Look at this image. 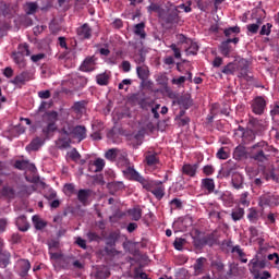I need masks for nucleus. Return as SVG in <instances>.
<instances>
[{"label": "nucleus", "instance_id": "f704fd0d", "mask_svg": "<svg viewBox=\"0 0 279 279\" xmlns=\"http://www.w3.org/2000/svg\"><path fill=\"white\" fill-rule=\"evenodd\" d=\"M263 25V20L257 19L255 24H248L246 26V29L250 34H258V29H260V26Z\"/></svg>", "mask_w": 279, "mask_h": 279}, {"label": "nucleus", "instance_id": "49530a36", "mask_svg": "<svg viewBox=\"0 0 279 279\" xmlns=\"http://www.w3.org/2000/svg\"><path fill=\"white\" fill-rule=\"evenodd\" d=\"M86 236L90 242L96 241L97 243H99V241H104V236L97 234V232L89 231L87 232Z\"/></svg>", "mask_w": 279, "mask_h": 279}, {"label": "nucleus", "instance_id": "09e8293b", "mask_svg": "<svg viewBox=\"0 0 279 279\" xmlns=\"http://www.w3.org/2000/svg\"><path fill=\"white\" fill-rule=\"evenodd\" d=\"M17 53H20L21 56H31L29 52V45L27 44H21L17 47Z\"/></svg>", "mask_w": 279, "mask_h": 279}, {"label": "nucleus", "instance_id": "9b49d317", "mask_svg": "<svg viewBox=\"0 0 279 279\" xmlns=\"http://www.w3.org/2000/svg\"><path fill=\"white\" fill-rule=\"evenodd\" d=\"M144 162L147 167H156V165H160V158L158 157V153L154 150H147L144 154Z\"/></svg>", "mask_w": 279, "mask_h": 279}, {"label": "nucleus", "instance_id": "6e6552de", "mask_svg": "<svg viewBox=\"0 0 279 279\" xmlns=\"http://www.w3.org/2000/svg\"><path fill=\"white\" fill-rule=\"evenodd\" d=\"M235 64V71H238V77H247V71L250 69V64L245 59H235L233 61Z\"/></svg>", "mask_w": 279, "mask_h": 279}, {"label": "nucleus", "instance_id": "72a5a7b5", "mask_svg": "<svg viewBox=\"0 0 279 279\" xmlns=\"http://www.w3.org/2000/svg\"><path fill=\"white\" fill-rule=\"evenodd\" d=\"M58 131V124L56 123H48L46 128L43 129V134L46 138H49L53 132Z\"/></svg>", "mask_w": 279, "mask_h": 279}, {"label": "nucleus", "instance_id": "0eeeda50", "mask_svg": "<svg viewBox=\"0 0 279 279\" xmlns=\"http://www.w3.org/2000/svg\"><path fill=\"white\" fill-rule=\"evenodd\" d=\"M31 80H34V73L29 71H24L16 75L11 82L15 86H23L27 84V82H31Z\"/></svg>", "mask_w": 279, "mask_h": 279}, {"label": "nucleus", "instance_id": "a211bd4d", "mask_svg": "<svg viewBox=\"0 0 279 279\" xmlns=\"http://www.w3.org/2000/svg\"><path fill=\"white\" fill-rule=\"evenodd\" d=\"M199 168V165H191V163H185L182 167V173L184 175H189L190 178H195L197 173V169Z\"/></svg>", "mask_w": 279, "mask_h": 279}, {"label": "nucleus", "instance_id": "f3484780", "mask_svg": "<svg viewBox=\"0 0 279 279\" xmlns=\"http://www.w3.org/2000/svg\"><path fill=\"white\" fill-rule=\"evenodd\" d=\"M93 191L88 189H82L77 192V199L83 206H88V197H90Z\"/></svg>", "mask_w": 279, "mask_h": 279}, {"label": "nucleus", "instance_id": "4be33fe9", "mask_svg": "<svg viewBox=\"0 0 279 279\" xmlns=\"http://www.w3.org/2000/svg\"><path fill=\"white\" fill-rule=\"evenodd\" d=\"M43 145H45V141H43V138H40V137H36L29 143L28 146H26V150L27 151H38L40 149V147H43Z\"/></svg>", "mask_w": 279, "mask_h": 279}, {"label": "nucleus", "instance_id": "423d86ee", "mask_svg": "<svg viewBox=\"0 0 279 279\" xmlns=\"http://www.w3.org/2000/svg\"><path fill=\"white\" fill-rule=\"evenodd\" d=\"M256 147H260V149L252 156L253 160H256V162H267V160H269V154H267L269 146L265 144V142H262L254 145L253 149H256Z\"/></svg>", "mask_w": 279, "mask_h": 279}, {"label": "nucleus", "instance_id": "ddd939ff", "mask_svg": "<svg viewBox=\"0 0 279 279\" xmlns=\"http://www.w3.org/2000/svg\"><path fill=\"white\" fill-rule=\"evenodd\" d=\"M180 40L181 43L190 45V47L185 49L186 56H197V52L199 51V46L197 45V43H193L191 39H187L184 35H180Z\"/></svg>", "mask_w": 279, "mask_h": 279}, {"label": "nucleus", "instance_id": "1a4fd4ad", "mask_svg": "<svg viewBox=\"0 0 279 279\" xmlns=\"http://www.w3.org/2000/svg\"><path fill=\"white\" fill-rule=\"evenodd\" d=\"M95 56L86 57L82 64L80 65V71L83 73H90L95 71V66L97 64Z\"/></svg>", "mask_w": 279, "mask_h": 279}, {"label": "nucleus", "instance_id": "8fccbe9b", "mask_svg": "<svg viewBox=\"0 0 279 279\" xmlns=\"http://www.w3.org/2000/svg\"><path fill=\"white\" fill-rule=\"evenodd\" d=\"M266 180H278V174H276V170L272 167H269L265 170Z\"/></svg>", "mask_w": 279, "mask_h": 279}, {"label": "nucleus", "instance_id": "7ed1b4c3", "mask_svg": "<svg viewBox=\"0 0 279 279\" xmlns=\"http://www.w3.org/2000/svg\"><path fill=\"white\" fill-rule=\"evenodd\" d=\"M105 158L110 160V162H117L120 167H128L130 165V159H128V155L121 153L119 148H110L106 151Z\"/></svg>", "mask_w": 279, "mask_h": 279}, {"label": "nucleus", "instance_id": "37998d69", "mask_svg": "<svg viewBox=\"0 0 279 279\" xmlns=\"http://www.w3.org/2000/svg\"><path fill=\"white\" fill-rule=\"evenodd\" d=\"M153 195H155V197L157 199H162L165 197V186L159 185L155 189L151 190Z\"/></svg>", "mask_w": 279, "mask_h": 279}, {"label": "nucleus", "instance_id": "c9c22d12", "mask_svg": "<svg viewBox=\"0 0 279 279\" xmlns=\"http://www.w3.org/2000/svg\"><path fill=\"white\" fill-rule=\"evenodd\" d=\"M44 119L47 123H57L58 122V111H48L44 114Z\"/></svg>", "mask_w": 279, "mask_h": 279}, {"label": "nucleus", "instance_id": "603ef678", "mask_svg": "<svg viewBox=\"0 0 279 279\" xmlns=\"http://www.w3.org/2000/svg\"><path fill=\"white\" fill-rule=\"evenodd\" d=\"M216 157H217L219 160H228V158H230V155L228 154V151H226V148H225V147H221V148L217 151Z\"/></svg>", "mask_w": 279, "mask_h": 279}, {"label": "nucleus", "instance_id": "a19ab883", "mask_svg": "<svg viewBox=\"0 0 279 279\" xmlns=\"http://www.w3.org/2000/svg\"><path fill=\"white\" fill-rule=\"evenodd\" d=\"M258 205L260 206V208H263L264 206H271V195L269 194L262 195L259 197Z\"/></svg>", "mask_w": 279, "mask_h": 279}, {"label": "nucleus", "instance_id": "79ce46f5", "mask_svg": "<svg viewBox=\"0 0 279 279\" xmlns=\"http://www.w3.org/2000/svg\"><path fill=\"white\" fill-rule=\"evenodd\" d=\"M226 38H230V36H234L236 34H241V27L239 26H233L225 29L223 32Z\"/></svg>", "mask_w": 279, "mask_h": 279}, {"label": "nucleus", "instance_id": "6e6d98bb", "mask_svg": "<svg viewBox=\"0 0 279 279\" xmlns=\"http://www.w3.org/2000/svg\"><path fill=\"white\" fill-rule=\"evenodd\" d=\"M68 156L74 162H77V160H80V158H82V155H80V153L77 151L76 148H73L70 153H68Z\"/></svg>", "mask_w": 279, "mask_h": 279}, {"label": "nucleus", "instance_id": "bf43d9fd", "mask_svg": "<svg viewBox=\"0 0 279 279\" xmlns=\"http://www.w3.org/2000/svg\"><path fill=\"white\" fill-rule=\"evenodd\" d=\"M27 165L29 163L26 160H16L14 163V167L20 171H25V169L27 168Z\"/></svg>", "mask_w": 279, "mask_h": 279}, {"label": "nucleus", "instance_id": "a18cd8bd", "mask_svg": "<svg viewBox=\"0 0 279 279\" xmlns=\"http://www.w3.org/2000/svg\"><path fill=\"white\" fill-rule=\"evenodd\" d=\"M178 9L170 11L166 17V23H175V21H178Z\"/></svg>", "mask_w": 279, "mask_h": 279}, {"label": "nucleus", "instance_id": "e2e57ef3", "mask_svg": "<svg viewBox=\"0 0 279 279\" xmlns=\"http://www.w3.org/2000/svg\"><path fill=\"white\" fill-rule=\"evenodd\" d=\"M128 86H132V80L124 78L118 86L119 90H128Z\"/></svg>", "mask_w": 279, "mask_h": 279}, {"label": "nucleus", "instance_id": "9d476101", "mask_svg": "<svg viewBox=\"0 0 279 279\" xmlns=\"http://www.w3.org/2000/svg\"><path fill=\"white\" fill-rule=\"evenodd\" d=\"M265 108H267V101L265 98L258 96L252 102V111L254 114H263L265 112Z\"/></svg>", "mask_w": 279, "mask_h": 279}, {"label": "nucleus", "instance_id": "aec40b11", "mask_svg": "<svg viewBox=\"0 0 279 279\" xmlns=\"http://www.w3.org/2000/svg\"><path fill=\"white\" fill-rule=\"evenodd\" d=\"M71 135H65V136H60L57 141H56V147L57 149H69V147H71V137H69Z\"/></svg>", "mask_w": 279, "mask_h": 279}, {"label": "nucleus", "instance_id": "052dcab7", "mask_svg": "<svg viewBox=\"0 0 279 279\" xmlns=\"http://www.w3.org/2000/svg\"><path fill=\"white\" fill-rule=\"evenodd\" d=\"M73 193H75V184L66 183L64 185V194L71 196Z\"/></svg>", "mask_w": 279, "mask_h": 279}, {"label": "nucleus", "instance_id": "13d9d810", "mask_svg": "<svg viewBox=\"0 0 279 279\" xmlns=\"http://www.w3.org/2000/svg\"><path fill=\"white\" fill-rule=\"evenodd\" d=\"M231 254H238L239 258H245V252H243V248H241L240 245L233 246Z\"/></svg>", "mask_w": 279, "mask_h": 279}, {"label": "nucleus", "instance_id": "2eb2a0df", "mask_svg": "<svg viewBox=\"0 0 279 279\" xmlns=\"http://www.w3.org/2000/svg\"><path fill=\"white\" fill-rule=\"evenodd\" d=\"M101 236L106 241V245L109 247H114L117 245V241H119V232L117 231H111L107 236L106 231H102Z\"/></svg>", "mask_w": 279, "mask_h": 279}, {"label": "nucleus", "instance_id": "4468645a", "mask_svg": "<svg viewBox=\"0 0 279 279\" xmlns=\"http://www.w3.org/2000/svg\"><path fill=\"white\" fill-rule=\"evenodd\" d=\"M76 34L81 40H90L93 37V28L85 23L76 29Z\"/></svg>", "mask_w": 279, "mask_h": 279}, {"label": "nucleus", "instance_id": "f257e3e1", "mask_svg": "<svg viewBox=\"0 0 279 279\" xmlns=\"http://www.w3.org/2000/svg\"><path fill=\"white\" fill-rule=\"evenodd\" d=\"M60 134H63L64 136H71L72 138H75L78 143H82V141H84V138H86L87 136V130L84 125L73 126L71 124H68L60 130Z\"/></svg>", "mask_w": 279, "mask_h": 279}, {"label": "nucleus", "instance_id": "c85d7f7f", "mask_svg": "<svg viewBox=\"0 0 279 279\" xmlns=\"http://www.w3.org/2000/svg\"><path fill=\"white\" fill-rule=\"evenodd\" d=\"M129 216L133 221H141V217H143V209H141L138 206L129 209Z\"/></svg>", "mask_w": 279, "mask_h": 279}, {"label": "nucleus", "instance_id": "58836bf2", "mask_svg": "<svg viewBox=\"0 0 279 279\" xmlns=\"http://www.w3.org/2000/svg\"><path fill=\"white\" fill-rule=\"evenodd\" d=\"M1 195L3 197H8L9 199H14L16 192L10 186H4L2 187Z\"/></svg>", "mask_w": 279, "mask_h": 279}, {"label": "nucleus", "instance_id": "393cba45", "mask_svg": "<svg viewBox=\"0 0 279 279\" xmlns=\"http://www.w3.org/2000/svg\"><path fill=\"white\" fill-rule=\"evenodd\" d=\"M16 226L21 232H27L29 230V222H27V217L20 216L16 219Z\"/></svg>", "mask_w": 279, "mask_h": 279}, {"label": "nucleus", "instance_id": "5701e85b", "mask_svg": "<svg viewBox=\"0 0 279 279\" xmlns=\"http://www.w3.org/2000/svg\"><path fill=\"white\" fill-rule=\"evenodd\" d=\"M137 77L142 80V82H145L149 77V68L147 65H138L136 68Z\"/></svg>", "mask_w": 279, "mask_h": 279}, {"label": "nucleus", "instance_id": "338daca9", "mask_svg": "<svg viewBox=\"0 0 279 279\" xmlns=\"http://www.w3.org/2000/svg\"><path fill=\"white\" fill-rule=\"evenodd\" d=\"M193 243L195 247H204L206 245L205 238H194Z\"/></svg>", "mask_w": 279, "mask_h": 279}, {"label": "nucleus", "instance_id": "6ab92c4d", "mask_svg": "<svg viewBox=\"0 0 279 279\" xmlns=\"http://www.w3.org/2000/svg\"><path fill=\"white\" fill-rule=\"evenodd\" d=\"M231 184H232L233 189H235L236 191H241V189H243V186H244L243 174H241L239 172L234 173L231 179Z\"/></svg>", "mask_w": 279, "mask_h": 279}, {"label": "nucleus", "instance_id": "473e14b6", "mask_svg": "<svg viewBox=\"0 0 279 279\" xmlns=\"http://www.w3.org/2000/svg\"><path fill=\"white\" fill-rule=\"evenodd\" d=\"M134 34L136 36H140V38H142V39H145L147 37V34L145 33V23L144 22H141L135 25Z\"/></svg>", "mask_w": 279, "mask_h": 279}, {"label": "nucleus", "instance_id": "a878e982", "mask_svg": "<svg viewBox=\"0 0 279 279\" xmlns=\"http://www.w3.org/2000/svg\"><path fill=\"white\" fill-rule=\"evenodd\" d=\"M20 276L21 278H26L27 274H29V269H32V264H29V260L27 259H21L20 260Z\"/></svg>", "mask_w": 279, "mask_h": 279}, {"label": "nucleus", "instance_id": "774afa93", "mask_svg": "<svg viewBox=\"0 0 279 279\" xmlns=\"http://www.w3.org/2000/svg\"><path fill=\"white\" fill-rule=\"evenodd\" d=\"M147 11L149 14H151V12H160V5L151 2L150 5L147 7Z\"/></svg>", "mask_w": 279, "mask_h": 279}, {"label": "nucleus", "instance_id": "412c9836", "mask_svg": "<svg viewBox=\"0 0 279 279\" xmlns=\"http://www.w3.org/2000/svg\"><path fill=\"white\" fill-rule=\"evenodd\" d=\"M234 160H245L247 158V149L243 145H239L235 147L233 151Z\"/></svg>", "mask_w": 279, "mask_h": 279}, {"label": "nucleus", "instance_id": "dca6fc26", "mask_svg": "<svg viewBox=\"0 0 279 279\" xmlns=\"http://www.w3.org/2000/svg\"><path fill=\"white\" fill-rule=\"evenodd\" d=\"M206 263H208L206 257H199L196 259L195 264L193 265L194 276H202V274H204V267L206 266Z\"/></svg>", "mask_w": 279, "mask_h": 279}, {"label": "nucleus", "instance_id": "c03bdc74", "mask_svg": "<svg viewBox=\"0 0 279 279\" xmlns=\"http://www.w3.org/2000/svg\"><path fill=\"white\" fill-rule=\"evenodd\" d=\"M134 62L138 65L145 64L146 56L143 50H140L138 53L133 56Z\"/></svg>", "mask_w": 279, "mask_h": 279}, {"label": "nucleus", "instance_id": "39448f33", "mask_svg": "<svg viewBox=\"0 0 279 279\" xmlns=\"http://www.w3.org/2000/svg\"><path fill=\"white\" fill-rule=\"evenodd\" d=\"M248 267L251 274H256L258 269H265L267 267V257L263 253H257L253 259L250 260Z\"/></svg>", "mask_w": 279, "mask_h": 279}, {"label": "nucleus", "instance_id": "864d4df0", "mask_svg": "<svg viewBox=\"0 0 279 279\" xmlns=\"http://www.w3.org/2000/svg\"><path fill=\"white\" fill-rule=\"evenodd\" d=\"M271 27H274L271 23L263 25L262 29L259 31L260 36H269V34H271Z\"/></svg>", "mask_w": 279, "mask_h": 279}, {"label": "nucleus", "instance_id": "2f4dec72", "mask_svg": "<svg viewBox=\"0 0 279 279\" xmlns=\"http://www.w3.org/2000/svg\"><path fill=\"white\" fill-rule=\"evenodd\" d=\"M243 217H245L244 208L238 207V208L233 209L231 213V219H233L234 221H241V219H243Z\"/></svg>", "mask_w": 279, "mask_h": 279}, {"label": "nucleus", "instance_id": "ea45409f", "mask_svg": "<svg viewBox=\"0 0 279 279\" xmlns=\"http://www.w3.org/2000/svg\"><path fill=\"white\" fill-rule=\"evenodd\" d=\"M222 73L225 75H234V73H236V65L233 62L228 63L223 69H222Z\"/></svg>", "mask_w": 279, "mask_h": 279}, {"label": "nucleus", "instance_id": "69168bd1", "mask_svg": "<svg viewBox=\"0 0 279 279\" xmlns=\"http://www.w3.org/2000/svg\"><path fill=\"white\" fill-rule=\"evenodd\" d=\"M211 267H215L217 271H223L226 266L223 265V263H221V260H214L211 262Z\"/></svg>", "mask_w": 279, "mask_h": 279}, {"label": "nucleus", "instance_id": "3c124183", "mask_svg": "<svg viewBox=\"0 0 279 279\" xmlns=\"http://www.w3.org/2000/svg\"><path fill=\"white\" fill-rule=\"evenodd\" d=\"M94 167H96L95 173H99V171H104V167H106V161H104V159L101 158H98L94 161Z\"/></svg>", "mask_w": 279, "mask_h": 279}, {"label": "nucleus", "instance_id": "680f3d73", "mask_svg": "<svg viewBox=\"0 0 279 279\" xmlns=\"http://www.w3.org/2000/svg\"><path fill=\"white\" fill-rule=\"evenodd\" d=\"M105 253L107 254V256H119V251H117L114 246L107 245L105 247Z\"/></svg>", "mask_w": 279, "mask_h": 279}, {"label": "nucleus", "instance_id": "f03ea898", "mask_svg": "<svg viewBox=\"0 0 279 279\" xmlns=\"http://www.w3.org/2000/svg\"><path fill=\"white\" fill-rule=\"evenodd\" d=\"M248 126L251 130L243 133L244 143H247V141H254V138H256L254 132H265V125H263V121L256 118H250Z\"/></svg>", "mask_w": 279, "mask_h": 279}, {"label": "nucleus", "instance_id": "4c0bfd02", "mask_svg": "<svg viewBox=\"0 0 279 279\" xmlns=\"http://www.w3.org/2000/svg\"><path fill=\"white\" fill-rule=\"evenodd\" d=\"M33 223L36 228V230H43L44 228L47 227V222L41 220L40 216H33Z\"/></svg>", "mask_w": 279, "mask_h": 279}, {"label": "nucleus", "instance_id": "de8ad7c7", "mask_svg": "<svg viewBox=\"0 0 279 279\" xmlns=\"http://www.w3.org/2000/svg\"><path fill=\"white\" fill-rule=\"evenodd\" d=\"M73 110L74 112H84V110H86V101L81 100V101H76L73 105Z\"/></svg>", "mask_w": 279, "mask_h": 279}, {"label": "nucleus", "instance_id": "4d7b16f0", "mask_svg": "<svg viewBox=\"0 0 279 279\" xmlns=\"http://www.w3.org/2000/svg\"><path fill=\"white\" fill-rule=\"evenodd\" d=\"M50 258L52 260H63V263H66L69 260V257H64L62 253H51L50 252Z\"/></svg>", "mask_w": 279, "mask_h": 279}, {"label": "nucleus", "instance_id": "20e7f679", "mask_svg": "<svg viewBox=\"0 0 279 279\" xmlns=\"http://www.w3.org/2000/svg\"><path fill=\"white\" fill-rule=\"evenodd\" d=\"M124 175H130L132 180H135V182H140V184L143 185L146 191H151L154 190V183L147 181L143 175H141L137 171L134 170L132 167H126L125 170H123Z\"/></svg>", "mask_w": 279, "mask_h": 279}, {"label": "nucleus", "instance_id": "5fc2aeb1", "mask_svg": "<svg viewBox=\"0 0 279 279\" xmlns=\"http://www.w3.org/2000/svg\"><path fill=\"white\" fill-rule=\"evenodd\" d=\"M184 243H186L185 239L177 238L173 242V245L179 252H181V250L184 247Z\"/></svg>", "mask_w": 279, "mask_h": 279}, {"label": "nucleus", "instance_id": "f8f14e48", "mask_svg": "<svg viewBox=\"0 0 279 279\" xmlns=\"http://www.w3.org/2000/svg\"><path fill=\"white\" fill-rule=\"evenodd\" d=\"M230 43H233L234 45H236L239 43V38L238 37L228 38L227 40L221 43L219 50H220V53L226 58H228L232 52V46H230Z\"/></svg>", "mask_w": 279, "mask_h": 279}, {"label": "nucleus", "instance_id": "7c9ffc66", "mask_svg": "<svg viewBox=\"0 0 279 279\" xmlns=\"http://www.w3.org/2000/svg\"><path fill=\"white\" fill-rule=\"evenodd\" d=\"M263 217V213H259L258 210L251 208L247 214V219L251 221V223H256Z\"/></svg>", "mask_w": 279, "mask_h": 279}, {"label": "nucleus", "instance_id": "e433bc0d", "mask_svg": "<svg viewBox=\"0 0 279 279\" xmlns=\"http://www.w3.org/2000/svg\"><path fill=\"white\" fill-rule=\"evenodd\" d=\"M179 106H182L185 110H189L193 106V100L191 96H183L179 99Z\"/></svg>", "mask_w": 279, "mask_h": 279}, {"label": "nucleus", "instance_id": "c756f323", "mask_svg": "<svg viewBox=\"0 0 279 279\" xmlns=\"http://www.w3.org/2000/svg\"><path fill=\"white\" fill-rule=\"evenodd\" d=\"M202 186H203V189L208 191V193H214L215 192V180H213L210 178L203 179Z\"/></svg>", "mask_w": 279, "mask_h": 279}, {"label": "nucleus", "instance_id": "0e129e2a", "mask_svg": "<svg viewBox=\"0 0 279 279\" xmlns=\"http://www.w3.org/2000/svg\"><path fill=\"white\" fill-rule=\"evenodd\" d=\"M205 239V245L213 246L214 244L217 243V239H215V234H208L204 236Z\"/></svg>", "mask_w": 279, "mask_h": 279}, {"label": "nucleus", "instance_id": "cd10ccee", "mask_svg": "<svg viewBox=\"0 0 279 279\" xmlns=\"http://www.w3.org/2000/svg\"><path fill=\"white\" fill-rule=\"evenodd\" d=\"M96 82L99 86H108V84H110V74L106 72L98 74Z\"/></svg>", "mask_w": 279, "mask_h": 279}, {"label": "nucleus", "instance_id": "b1692460", "mask_svg": "<svg viewBox=\"0 0 279 279\" xmlns=\"http://www.w3.org/2000/svg\"><path fill=\"white\" fill-rule=\"evenodd\" d=\"M10 258L12 255L8 251H0V268L5 269L10 265Z\"/></svg>", "mask_w": 279, "mask_h": 279}, {"label": "nucleus", "instance_id": "bb28decb", "mask_svg": "<svg viewBox=\"0 0 279 279\" xmlns=\"http://www.w3.org/2000/svg\"><path fill=\"white\" fill-rule=\"evenodd\" d=\"M13 60L15 64H17L19 69H25L27 66V61L25 60L24 54L13 52Z\"/></svg>", "mask_w": 279, "mask_h": 279}]
</instances>
